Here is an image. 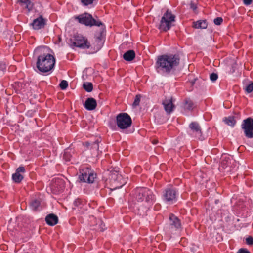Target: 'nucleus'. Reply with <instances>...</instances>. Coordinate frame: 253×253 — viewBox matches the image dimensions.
Masks as SVG:
<instances>
[{"instance_id": "35", "label": "nucleus", "mask_w": 253, "mask_h": 253, "mask_svg": "<svg viewBox=\"0 0 253 253\" xmlns=\"http://www.w3.org/2000/svg\"><path fill=\"white\" fill-rule=\"evenodd\" d=\"M85 146L87 148H89L90 146L97 149V151L99 150V143H85Z\"/></svg>"}, {"instance_id": "43", "label": "nucleus", "mask_w": 253, "mask_h": 253, "mask_svg": "<svg viewBox=\"0 0 253 253\" xmlns=\"http://www.w3.org/2000/svg\"><path fill=\"white\" fill-rule=\"evenodd\" d=\"M6 64L3 62L0 63V70H4L6 69Z\"/></svg>"}, {"instance_id": "28", "label": "nucleus", "mask_w": 253, "mask_h": 253, "mask_svg": "<svg viewBox=\"0 0 253 253\" xmlns=\"http://www.w3.org/2000/svg\"><path fill=\"white\" fill-rule=\"evenodd\" d=\"M116 181L117 182H120V184L117 186L118 188L122 187L126 183V180L123 179L121 174L116 175Z\"/></svg>"}, {"instance_id": "24", "label": "nucleus", "mask_w": 253, "mask_h": 253, "mask_svg": "<svg viewBox=\"0 0 253 253\" xmlns=\"http://www.w3.org/2000/svg\"><path fill=\"white\" fill-rule=\"evenodd\" d=\"M23 176L19 173L15 171V173H13L12 175V178L13 181L16 183H19L23 180Z\"/></svg>"}, {"instance_id": "30", "label": "nucleus", "mask_w": 253, "mask_h": 253, "mask_svg": "<svg viewBox=\"0 0 253 253\" xmlns=\"http://www.w3.org/2000/svg\"><path fill=\"white\" fill-rule=\"evenodd\" d=\"M84 200L78 198L74 202V204L75 206L81 208V206L84 205Z\"/></svg>"}, {"instance_id": "47", "label": "nucleus", "mask_w": 253, "mask_h": 253, "mask_svg": "<svg viewBox=\"0 0 253 253\" xmlns=\"http://www.w3.org/2000/svg\"><path fill=\"white\" fill-rule=\"evenodd\" d=\"M218 200H216L215 201V203H217L218 202Z\"/></svg>"}, {"instance_id": "40", "label": "nucleus", "mask_w": 253, "mask_h": 253, "mask_svg": "<svg viewBox=\"0 0 253 253\" xmlns=\"http://www.w3.org/2000/svg\"><path fill=\"white\" fill-rule=\"evenodd\" d=\"M26 171L25 167L23 166H20L17 169H16V172L17 173H25Z\"/></svg>"}, {"instance_id": "45", "label": "nucleus", "mask_w": 253, "mask_h": 253, "mask_svg": "<svg viewBox=\"0 0 253 253\" xmlns=\"http://www.w3.org/2000/svg\"><path fill=\"white\" fill-rule=\"evenodd\" d=\"M152 142H155V143L158 142V140H154Z\"/></svg>"}, {"instance_id": "12", "label": "nucleus", "mask_w": 253, "mask_h": 253, "mask_svg": "<svg viewBox=\"0 0 253 253\" xmlns=\"http://www.w3.org/2000/svg\"><path fill=\"white\" fill-rule=\"evenodd\" d=\"M46 22V19L42 15H40L38 18L34 19L30 25L34 30H39L44 27Z\"/></svg>"}, {"instance_id": "11", "label": "nucleus", "mask_w": 253, "mask_h": 253, "mask_svg": "<svg viewBox=\"0 0 253 253\" xmlns=\"http://www.w3.org/2000/svg\"><path fill=\"white\" fill-rule=\"evenodd\" d=\"M169 227L171 232L181 231L182 229L181 220L172 213L169 215Z\"/></svg>"}, {"instance_id": "1", "label": "nucleus", "mask_w": 253, "mask_h": 253, "mask_svg": "<svg viewBox=\"0 0 253 253\" xmlns=\"http://www.w3.org/2000/svg\"><path fill=\"white\" fill-rule=\"evenodd\" d=\"M37 55L36 67L40 72H51L55 64V58L49 53V48L45 46L39 47L35 50Z\"/></svg>"}, {"instance_id": "38", "label": "nucleus", "mask_w": 253, "mask_h": 253, "mask_svg": "<svg viewBox=\"0 0 253 253\" xmlns=\"http://www.w3.org/2000/svg\"><path fill=\"white\" fill-rule=\"evenodd\" d=\"M223 22V19L221 17H217L214 19V23L216 25H220Z\"/></svg>"}, {"instance_id": "42", "label": "nucleus", "mask_w": 253, "mask_h": 253, "mask_svg": "<svg viewBox=\"0 0 253 253\" xmlns=\"http://www.w3.org/2000/svg\"><path fill=\"white\" fill-rule=\"evenodd\" d=\"M190 7L191 9H192L194 11H195L197 9V5L195 3L193 2H191L190 4Z\"/></svg>"}, {"instance_id": "17", "label": "nucleus", "mask_w": 253, "mask_h": 253, "mask_svg": "<svg viewBox=\"0 0 253 253\" xmlns=\"http://www.w3.org/2000/svg\"><path fill=\"white\" fill-rule=\"evenodd\" d=\"M45 221L47 224L49 226H53L58 223V217L56 215L53 213H50L46 216Z\"/></svg>"}, {"instance_id": "41", "label": "nucleus", "mask_w": 253, "mask_h": 253, "mask_svg": "<svg viewBox=\"0 0 253 253\" xmlns=\"http://www.w3.org/2000/svg\"><path fill=\"white\" fill-rule=\"evenodd\" d=\"M237 253H251L246 248L240 249Z\"/></svg>"}, {"instance_id": "44", "label": "nucleus", "mask_w": 253, "mask_h": 253, "mask_svg": "<svg viewBox=\"0 0 253 253\" xmlns=\"http://www.w3.org/2000/svg\"><path fill=\"white\" fill-rule=\"evenodd\" d=\"M253 0H243V2L245 5H249L252 2Z\"/></svg>"}, {"instance_id": "14", "label": "nucleus", "mask_w": 253, "mask_h": 253, "mask_svg": "<svg viewBox=\"0 0 253 253\" xmlns=\"http://www.w3.org/2000/svg\"><path fill=\"white\" fill-rule=\"evenodd\" d=\"M189 128L191 133L195 135V137H197L200 141H203L204 137L202 136L201 127L199 124L196 122H192L189 124Z\"/></svg>"}, {"instance_id": "22", "label": "nucleus", "mask_w": 253, "mask_h": 253, "mask_svg": "<svg viewBox=\"0 0 253 253\" xmlns=\"http://www.w3.org/2000/svg\"><path fill=\"white\" fill-rule=\"evenodd\" d=\"M18 2L21 4L23 8L27 9L28 11L31 10L33 6V3L30 0H19Z\"/></svg>"}, {"instance_id": "34", "label": "nucleus", "mask_w": 253, "mask_h": 253, "mask_svg": "<svg viewBox=\"0 0 253 253\" xmlns=\"http://www.w3.org/2000/svg\"><path fill=\"white\" fill-rule=\"evenodd\" d=\"M96 42H97V44L98 45L99 47H97V49H99L101 48V47L103 45L104 41L100 37H97L95 41Z\"/></svg>"}, {"instance_id": "19", "label": "nucleus", "mask_w": 253, "mask_h": 253, "mask_svg": "<svg viewBox=\"0 0 253 253\" xmlns=\"http://www.w3.org/2000/svg\"><path fill=\"white\" fill-rule=\"evenodd\" d=\"M30 207L34 212H37L41 211L42 209L41 201L39 199H34L31 200L30 203Z\"/></svg>"}, {"instance_id": "32", "label": "nucleus", "mask_w": 253, "mask_h": 253, "mask_svg": "<svg viewBox=\"0 0 253 253\" xmlns=\"http://www.w3.org/2000/svg\"><path fill=\"white\" fill-rule=\"evenodd\" d=\"M140 99L141 95L139 94L136 95L135 97L134 101L133 103V106L135 107L138 106L140 102Z\"/></svg>"}, {"instance_id": "27", "label": "nucleus", "mask_w": 253, "mask_h": 253, "mask_svg": "<svg viewBox=\"0 0 253 253\" xmlns=\"http://www.w3.org/2000/svg\"><path fill=\"white\" fill-rule=\"evenodd\" d=\"M224 121L227 125L232 126H233L236 122L234 117L233 116H229L227 118H225Z\"/></svg>"}, {"instance_id": "16", "label": "nucleus", "mask_w": 253, "mask_h": 253, "mask_svg": "<svg viewBox=\"0 0 253 253\" xmlns=\"http://www.w3.org/2000/svg\"><path fill=\"white\" fill-rule=\"evenodd\" d=\"M162 104L164 106L165 110L169 114H170L175 108V106L173 104V100L171 97L168 99H165L163 101Z\"/></svg>"}, {"instance_id": "46", "label": "nucleus", "mask_w": 253, "mask_h": 253, "mask_svg": "<svg viewBox=\"0 0 253 253\" xmlns=\"http://www.w3.org/2000/svg\"><path fill=\"white\" fill-rule=\"evenodd\" d=\"M104 230V229H103V228H102V229H101V231H103Z\"/></svg>"}, {"instance_id": "26", "label": "nucleus", "mask_w": 253, "mask_h": 253, "mask_svg": "<svg viewBox=\"0 0 253 253\" xmlns=\"http://www.w3.org/2000/svg\"><path fill=\"white\" fill-rule=\"evenodd\" d=\"M184 108L186 110H191L194 108V104L189 99H186L184 101Z\"/></svg>"}, {"instance_id": "36", "label": "nucleus", "mask_w": 253, "mask_h": 253, "mask_svg": "<svg viewBox=\"0 0 253 253\" xmlns=\"http://www.w3.org/2000/svg\"><path fill=\"white\" fill-rule=\"evenodd\" d=\"M94 0H81L83 5L87 6L89 4L93 3Z\"/></svg>"}, {"instance_id": "31", "label": "nucleus", "mask_w": 253, "mask_h": 253, "mask_svg": "<svg viewBox=\"0 0 253 253\" xmlns=\"http://www.w3.org/2000/svg\"><path fill=\"white\" fill-rule=\"evenodd\" d=\"M246 91L249 93L253 91V82H251L245 87Z\"/></svg>"}, {"instance_id": "20", "label": "nucleus", "mask_w": 253, "mask_h": 253, "mask_svg": "<svg viewBox=\"0 0 253 253\" xmlns=\"http://www.w3.org/2000/svg\"><path fill=\"white\" fill-rule=\"evenodd\" d=\"M72 144H71L69 147L66 148L64 150L63 154V159L66 162H69L71 161L72 157V154L74 153V150L72 148Z\"/></svg>"}, {"instance_id": "8", "label": "nucleus", "mask_w": 253, "mask_h": 253, "mask_svg": "<svg viewBox=\"0 0 253 253\" xmlns=\"http://www.w3.org/2000/svg\"><path fill=\"white\" fill-rule=\"evenodd\" d=\"M116 123L120 129H126L130 126L132 124L131 118L127 113H121L116 117Z\"/></svg>"}, {"instance_id": "3", "label": "nucleus", "mask_w": 253, "mask_h": 253, "mask_svg": "<svg viewBox=\"0 0 253 253\" xmlns=\"http://www.w3.org/2000/svg\"><path fill=\"white\" fill-rule=\"evenodd\" d=\"M135 199L138 203L153 205L156 196L153 191L148 188H137L135 190Z\"/></svg>"}, {"instance_id": "37", "label": "nucleus", "mask_w": 253, "mask_h": 253, "mask_svg": "<svg viewBox=\"0 0 253 253\" xmlns=\"http://www.w3.org/2000/svg\"><path fill=\"white\" fill-rule=\"evenodd\" d=\"M246 243L248 245H253V238L252 236H249L246 239Z\"/></svg>"}, {"instance_id": "6", "label": "nucleus", "mask_w": 253, "mask_h": 253, "mask_svg": "<svg viewBox=\"0 0 253 253\" xmlns=\"http://www.w3.org/2000/svg\"><path fill=\"white\" fill-rule=\"evenodd\" d=\"M79 178L81 182L93 183L97 177L96 173L89 167L83 168L80 170Z\"/></svg>"}, {"instance_id": "15", "label": "nucleus", "mask_w": 253, "mask_h": 253, "mask_svg": "<svg viewBox=\"0 0 253 253\" xmlns=\"http://www.w3.org/2000/svg\"><path fill=\"white\" fill-rule=\"evenodd\" d=\"M231 159L227 154H223L221 157V162L219 167V170L220 172H224L225 169L231 164Z\"/></svg>"}, {"instance_id": "4", "label": "nucleus", "mask_w": 253, "mask_h": 253, "mask_svg": "<svg viewBox=\"0 0 253 253\" xmlns=\"http://www.w3.org/2000/svg\"><path fill=\"white\" fill-rule=\"evenodd\" d=\"M178 196L177 188L169 185L163 190L162 199L165 203L172 204L177 201Z\"/></svg>"}, {"instance_id": "21", "label": "nucleus", "mask_w": 253, "mask_h": 253, "mask_svg": "<svg viewBox=\"0 0 253 253\" xmlns=\"http://www.w3.org/2000/svg\"><path fill=\"white\" fill-rule=\"evenodd\" d=\"M135 57V53L133 50H129L123 55V58L126 61H131Z\"/></svg>"}, {"instance_id": "9", "label": "nucleus", "mask_w": 253, "mask_h": 253, "mask_svg": "<svg viewBox=\"0 0 253 253\" xmlns=\"http://www.w3.org/2000/svg\"><path fill=\"white\" fill-rule=\"evenodd\" d=\"M71 45L81 49H88L90 44L87 39L82 35H75L71 42Z\"/></svg>"}, {"instance_id": "2", "label": "nucleus", "mask_w": 253, "mask_h": 253, "mask_svg": "<svg viewBox=\"0 0 253 253\" xmlns=\"http://www.w3.org/2000/svg\"><path fill=\"white\" fill-rule=\"evenodd\" d=\"M180 62V58L177 54H164L157 57L155 63L156 71L161 74H169L175 70Z\"/></svg>"}, {"instance_id": "33", "label": "nucleus", "mask_w": 253, "mask_h": 253, "mask_svg": "<svg viewBox=\"0 0 253 253\" xmlns=\"http://www.w3.org/2000/svg\"><path fill=\"white\" fill-rule=\"evenodd\" d=\"M59 86L62 90L66 89L68 86V82L66 80H62Z\"/></svg>"}, {"instance_id": "29", "label": "nucleus", "mask_w": 253, "mask_h": 253, "mask_svg": "<svg viewBox=\"0 0 253 253\" xmlns=\"http://www.w3.org/2000/svg\"><path fill=\"white\" fill-rule=\"evenodd\" d=\"M83 87L87 92H90L93 89V85L91 83L85 82L83 84Z\"/></svg>"}, {"instance_id": "10", "label": "nucleus", "mask_w": 253, "mask_h": 253, "mask_svg": "<svg viewBox=\"0 0 253 253\" xmlns=\"http://www.w3.org/2000/svg\"><path fill=\"white\" fill-rule=\"evenodd\" d=\"M241 128L247 138H253V119L249 117L244 120Z\"/></svg>"}, {"instance_id": "5", "label": "nucleus", "mask_w": 253, "mask_h": 253, "mask_svg": "<svg viewBox=\"0 0 253 253\" xmlns=\"http://www.w3.org/2000/svg\"><path fill=\"white\" fill-rule=\"evenodd\" d=\"M175 16L171 11L168 10L162 16L158 29L161 31H167L173 26L175 21Z\"/></svg>"}, {"instance_id": "7", "label": "nucleus", "mask_w": 253, "mask_h": 253, "mask_svg": "<svg viewBox=\"0 0 253 253\" xmlns=\"http://www.w3.org/2000/svg\"><path fill=\"white\" fill-rule=\"evenodd\" d=\"M76 19L78 20L80 23L84 24L86 26H96L99 27L103 25L100 20L94 19L91 15L87 13L79 15L76 17Z\"/></svg>"}, {"instance_id": "23", "label": "nucleus", "mask_w": 253, "mask_h": 253, "mask_svg": "<svg viewBox=\"0 0 253 253\" xmlns=\"http://www.w3.org/2000/svg\"><path fill=\"white\" fill-rule=\"evenodd\" d=\"M207 26L206 20H199L194 23V27L196 29H206Z\"/></svg>"}, {"instance_id": "39", "label": "nucleus", "mask_w": 253, "mask_h": 253, "mask_svg": "<svg viewBox=\"0 0 253 253\" xmlns=\"http://www.w3.org/2000/svg\"><path fill=\"white\" fill-rule=\"evenodd\" d=\"M210 79L212 82H214L218 79V75L216 73H212L210 75Z\"/></svg>"}, {"instance_id": "13", "label": "nucleus", "mask_w": 253, "mask_h": 253, "mask_svg": "<svg viewBox=\"0 0 253 253\" xmlns=\"http://www.w3.org/2000/svg\"><path fill=\"white\" fill-rule=\"evenodd\" d=\"M153 205L138 203L136 204V209L135 210L136 213L142 217L147 215V212L148 210Z\"/></svg>"}, {"instance_id": "25", "label": "nucleus", "mask_w": 253, "mask_h": 253, "mask_svg": "<svg viewBox=\"0 0 253 253\" xmlns=\"http://www.w3.org/2000/svg\"><path fill=\"white\" fill-rule=\"evenodd\" d=\"M53 186L58 188V192H61L64 188V181L62 180L59 179L56 180Z\"/></svg>"}, {"instance_id": "18", "label": "nucleus", "mask_w": 253, "mask_h": 253, "mask_svg": "<svg viewBox=\"0 0 253 253\" xmlns=\"http://www.w3.org/2000/svg\"><path fill=\"white\" fill-rule=\"evenodd\" d=\"M84 106L87 110H93L96 108L97 102L96 100L93 98H88L85 100Z\"/></svg>"}]
</instances>
